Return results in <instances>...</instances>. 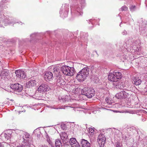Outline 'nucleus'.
Returning <instances> with one entry per match:
<instances>
[{
  "label": "nucleus",
  "mask_w": 147,
  "mask_h": 147,
  "mask_svg": "<svg viewBox=\"0 0 147 147\" xmlns=\"http://www.w3.org/2000/svg\"><path fill=\"white\" fill-rule=\"evenodd\" d=\"M81 92L82 95L86 96L89 98H92L95 94V91L94 89L91 88H84L82 89L77 88L75 89L74 92L75 94H78L79 92Z\"/></svg>",
  "instance_id": "f257e3e1"
},
{
  "label": "nucleus",
  "mask_w": 147,
  "mask_h": 147,
  "mask_svg": "<svg viewBox=\"0 0 147 147\" xmlns=\"http://www.w3.org/2000/svg\"><path fill=\"white\" fill-rule=\"evenodd\" d=\"M89 71V68L87 67H85L78 73L76 79L80 82L84 81L88 76Z\"/></svg>",
  "instance_id": "f03ea898"
},
{
  "label": "nucleus",
  "mask_w": 147,
  "mask_h": 147,
  "mask_svg": "<svg viewBox=\"0 0 147 147\" xmlns=\"http://www.w3.org/2000/svg\"><path fill=\"white\" fill-rule=\"evenodd\" d=\"M63 73L67 76H72L74 74V69L73 67H70L67 65L63 66L61 68Z\"/></svg>",
  "instance_id": "7ed1b4c3"
},
{
  "label": "nucleus",
  "mask_w": 147,
  "mask_h": 147,
  "mask_svg": "<svg viewBox=\"0 0 147 147\" xmlns=\"http://www.w3.org/2000/svg\"><path fill=\"white\" fill-rule=\"evenodd\" d=\"M105 140L106 138L104 135L101 134L98 136L97 141L100 147H103L105 143Z\"/></svg>",
  "instance_id": "20e7f679"
},
{
  "label": "nucleus",
  "mask_w": 147,
  "mask_h": 147,
  "mask_svg": "<svg viewBox=\"0 0 147 147\" xmlns=\"http://www.w3.org/2000/svg\"><path fill=\"white\" fill-rule=\"evenodd\" d=\"M50 89L48 86L46 84H42L38 88V90L40 92L49 91Z\"/></svg>",
  "instance_id": "39448f33"
},
{
  "label": "nucleus",
  "mask_w": 147,
  "mask_h": 147,
  "mask_svg": "<svg viewBox=\"0 0 147 147\" xmlns=\"http://www.w3.org/2000/svg\"><path fill=\"white\" fill-rule=\"evenodd\" d=\"M56 80H57L56 84L58 86L61 87L62 88L65 85V82L61 76H57L56 78Z\"/></svg>",
  "instance_id": "423d86ee"
},
{
  "label": "nucleus",
  "mask_w": 147,
  "mask_h": 147,
  "mask_svg": "<svg viewBox=\"0 0 147 147\" xmlns=\"http://www.w3.org/2000/svg\"><path fill=\"white\" fill-rule=\"evenodd\" d=\"M10 88L15 91L18 92H21L23 89L22 85L18 83L11 85Z\"/></svg>",
  "instance_id": "0eeeda50"
},
{
  "label": "nucleus",
  "mask_w": 147,
  "mask_h": 147,
  "mask_svg": "<svg viewBox=\"0 0 147 147\" xmlns=\"http://www.w3.org/2000/svg\"><path fill=\"white\" fill-rule=\"evenodd\" d=\"M129 96V94L125 91H122L119 93H117L115 97L118 99L126 98Z\"/></svg>",
  "instance_id": "6e6552de"
},
{
  "label": "nucleus",
  "mask_w": 147,
  "mask_h": 147,
  "mask_svg": "<svg viewBox=\"0 0 147 147\" xmlns=\"http://www.w3.org/2000/svg\"><path fill=\"white\" fill-rule=\"evenodd\" d=\"M14 133H12V130L11 129L5 131L4 134V136L5 139L8 141V142H9V141H10V139L12 136V134Z\"/></svg>",
  "instance_id": "1a4fd4ad"
},
{
  "label": "nucleus",
  "mask_w": 147,
  "mask_h": 147,
  "mask_svg": "<svg viewBox=\"0 0 147 147\" xmlns=\"http://www.w3.org/2000/svg\"><path fill=\"white\" fill-rule=\"evenodd\" d=\"M84 2L83 1V3L81 5H78L76 9L75 13L78 16L82 15L83 14L82 9L84 6Z\"/></svg>",
  "instance_id": "9d476101"
},
{
  "label": "nucleus",
  "mask_w": 147,
  "mask_h": 147,
  "mask_svg": "<svg viewBox=\"0 0 147 147\" xmlns=\"http://www.w3.org/2000/svg\"><path fill=\"white\" fill-rule=\"evenodd\" d=\"M15 74L17 77L21 78H24L26 77L25 73L21 70H17L15 71Z\"/></svg>",
  "instance_id": "9b49d317"
},
{
  "label": "nucleus",
  "mask_w": 147,
  "mask_h": 147,
  "mask_svg": "<svg viewBox=\"0 0 147 147\" xmlns=\"http://www.w3.org/2000/svg\"><path fill=\"white\" fill-rule=\"evenodd\" d=\"M69 142L71 147H80L79 144L75 138H70Z\"/></svg>",
  "instance_id": "f8f14e48"
},
{
  "label": "nucleus",
  "mask_w": 147,
  "mask_h": 147,
  "mask_svg": "<svg viewBox=\"0 0 147 147\" xmlns=\"http://www.w3.org/2000/svg\"><path fill=\"white\" fill-rule=\"evenodd\" d=\"M53 77V74L51 72L46 71L45 74L44 78L46 81L48 82L52 79Z\"/></svg>",
  "instance_id": "ddd939ff"
},
{
  "label": "nucleus",
  "mask_w": 147,
  "mask_h": 147,
  "mask_svg": "<svg viewBox=\"0 0 147 147\" xmlns=\"http://www.w3.org/2000/svg\"><path fill=\"white\" fill-rule=\"evenodd\" d=\"M51 68L52 69V71L56 76H58L59 73L60 71V67L58 65L52 66L51 67Z\"/></svg>",
  "instance_id": "4468645a"
},
{
  "label": "nucleus",
  "mask_w": 147,
  "mask_h": 147,
  "mask_svg": "<svg viewBox=\"0 0 147 147\" xmlns=\"http://www.w3.org/2000/svg\"><path fill=\"white\" fill-rule=\"evenodd\" d=\"M20 133L21 136H22L23 138L25 141V142H26L25 141L27 142L29 140L30 135L28 133L23 131H20Z\"/></svg>",
  "instance_id": "2eb2a0df"
},
{
  "label": "nucleus",
  "mask_w": 147,
  "mask_h": 147,
  "mask_svg": "<svg viewBox=\"0 0 147 147\" xmlns=\"http://www.w3.org/2000/svg\"><path fill=\"white\" fill-rule=\"evenodd\" d=\"M117 78L115 77L113 73H110L108 76V79L109 80L114 82H117L118 81Z\"/></svg>",
  "instance_id": "dca6fc26"
},
{
  "label": "nucleus",
  "mask_w": 147,
  "mask_h": 147,
  "mask_svg": "<svg viewBox=\"0 0 147 147\" xmlns=\"http://www.w3.org/2000/svg\"><path fill=\"white\" fill-rule=\"evenodd\" d=\"M81 147H90V143L87 140L82 139L81 141Z\"/></svg>",
  "instance_id": "f3484780"
},
{
  "label": "nucleus",
  "mask_w": 147,
  "mask_h": 147,
  "mask_svg": "<svg viewBox=\"0 0 147 147\" xmlns=\"http://www.w3.org/2000/svg\"><path fill=\"white\" fill-rule=\"evenodd\" d=\"M36 84V81L35 80H31L26 83V86L27 88H30L35 86Z\"/></svg>",
  "instance_id": "a211bd4d"
},
{
  "label": "nucleus",
  "mask_w": 147,
  "mask_h": 147,
  "mask_svg": "<svg viewBox=\"0 0 147 147\" xmlns=\"http://www.w3.org/2000/svg\"><path fill=\"white\" fill-rule=\"evenodd\" d=\"M133 80L134 83L136 85H140L141 82L142 80L138 77H134L133 78Z\"/></svg>",
  "instance_id": "6ab92c4d"
},
{
  "label": "nucleus",
  "mask_w": 147,
  "mask_h": 147,
  "mask_svg": "<svg viewBox=\"0 0 147 147\" xmlns=\"http://www.w3.org/2000/svg\"><path fill=\"white\" fill-rule=\"evenodd\" d=\"M8 75V71L7 70H3L2 71L0 76L2 78H5Z\"/></svg>",
  "instance_id": "aec40b11"
},
{
  "label": "nucleus",
  "mask_w": 147,
  "mask_h": 147,
  "mask_svg": "<svg viewBox=\"0 0 147 147\" xmlns=\"http://www.w3.org/2000/svg\"><path fill=\"white\" fill-rule=\"evenodd\" d=\"M113 74H114L115 77L117 78L118 80H120L122 78V74L121 73L119 72H114Z\"/></svg>",
  "instance_id": "412c9836"
},
{
  "label": "nucleus",
  "mask_w": 147,
  "mask_h": 147,
  "mask_svg": "<svg viewBox=\"0 0 147 147\" xmlns=\"http://www.w3.org/2000/svg\"><path fill=\"white\" fill-rule=\"evenodd\" d=\"M105 101L108 104V107L110 108L112 107V106L111 105V104L113 103V101L111 100L110 98H106L105 99Z\"/></svg>",
  "instance_id": "4be33fe9"
},
{
  "label": "nucleus",
  "mask_w": 147,
  "mask_h": 147,
  "mask_svg": "<svg viewBox=\"0 0 147 147\" xmlns=\"http://www.w3.org/2000/svg\"><path fill=\"white\" fill-rule=\"evenodd\" d=\"M114 85H115L117 86V88H119L121 89H122L125 86L123 85V83L120 82L116 83V84L114 83Z\"/></svg>",
  "instance_id": "5701e85b"
},
{
  "label": "nucleus",
  "mask_w": 147,
  "mask_h": 147,
  "mask_svg": "<svg viewBox=\"0 0 147 147\" xmlns=\"http://www.w3.org/2000/svg\"><path fill=\"white\" fill-rule=\"evenodd\" d=\"M55 145L56 147H62L61 141L59 139L56 140Z\"/></svg>",
  "instance_id": "b1692460"
},
{
  "label": "nucleus",
  "mask_w": 147,
  "mask_h": 147,
  "mask_svg": "<svg viewBox=\"0 0 147 147\" xmlns=\"http://www.w3.org/2000/svg\"><path fill=\"white\" fill-rule=\"evenodd\" d=\"M11 20L7 17H6L5 18L4 21V24L5 26H7V24H11V21H10Z\"/></svg>",
  "instance_id": "393cba45"
},
{
  "label": "nucleus",
  "mask_w": 147,
  "mask_h": 147,
  "mask_svg": "<svg viewBox=\"0 0 147 147\" xmlns=\"http://www.w3.org/2000/svg\"><path fill=\"white\" fill-rule=\"evenodd\" d=\"M94 129L92 128H89V136L90 137H92L94 134Z\"/></svg>",
  "instance_id": "a878e982"
},
{
  "label": "nucleus",
  "mask_w": 147,
  "mask_h": 147,
  "mask_svg": "<svg viewBox=\"0 0 147 147\" xmlns=\"http://www.w3.org/2000/svg\"><path fill=\"white\" fill-rule=\"evenodd\" d=\"M60 14V16L63 18H65L67 17V15L68 14V11L67 10L63 14H62V11H60L59 12Z\"/></svg>",
  "instance_id": "bb28decb"
},
{
  "label": "nucleus",
  "mask_w": 147,
  "mask_h": 147,
  "mask_svg": "<svg viewBox=\"0 0 147 147\" xmlns=\"http://www.w3.org/2000/svg\"><path fill=\"white\" fill-rule=\"evenodd\" d=\"M60 136L62 139L64 140L67 137V134L65 132H62L60 134Z\"/></svg>",
  "instance_id": "cd10ccee"
},
{
  "label": "nucleus",
  "mask_w": 147,
  "mask_h": 147,
  "mask_svg": "<svg viewBox=\"0 0 147 147\" xmlns=\"http://www.w3.org/2000/svg\"><path fill=\"white\" fill-rule=\"evenodd\" d=\"M113 132L114 133V134L116 135V136H115V138L116 137H118V135L121 133V132L119 130L116 129H114Z\"/></svg>",
  "instance_id": "c85d7f7f"
},
{
  "label": "nucleus",
  "mask_w": 147,
  "mask_h": 147,
  "mask_svg": "<svg viewBox=\"0 0 147 147\" xmlns=\"http://www.w3.org/2000/svg\"><path fill=\"white\" fill-rule=\"evenodd\" d=\"M46 137L47 139V142L49 144H50L51 142V140L50 139V137L49 136L48 134L47 133L46 135Z\"/></svg>",
  "instance_id": "c756f323"
},
{
  "label": "nucleus",
  "mask_w": 147,
  "mask_h": 147,
  "mask_svg": "<svg viewBox=\"0 0 147 147\" xmlns=\"http://www.w3.org/2000/svg\"><path fill=\"white\" fill-rule=\"evenodd\" d=\"M116 147H122V144L117 141L116 143Z\"/></svg>",
  "instance_id": "7c9ffc66"
},
{
  "label": "nucleus",
  "mask_w": 147,
  "mask_h": 147,
  "mask_svg": "<svg viewBox=\"0 0 147 147\" xmlns=\"http://www.w3.org/2000/svg\"><path fill=\"white\" fill-rule=\"evenodd\" d=\"M120 9V11H126L127 9V7L126 6H124L121 7Z\"/></svg>",
  "instance_id": "2f4dec72"
},
{
  "label": "nucleus",
  "mask_w": 147,
  "mask_h": 147,
  "mask_svg": "<svg viewBox=\"0 0 147 147\" xmlns=\"http://www.w3.org/2000/svg\"><path fill=\"white\" fill-rule=\"evenodd\" d=\"M130 9L131 11H133L135 10L136 9V6L133 5L131 6L130 7Z\"/></svg>",
  "instance_id": "473e14b6"
},
{
  "label": "nucleus",
  "mask_w": 147,
  "mask_h": 147,
  "mask_svg": "<svg viewBox=\"0 0 147 147\" xmlns=\"http://www.w3.org/2000/svg\"><path fill=\"white\" fill-rule=\"evenodd\" d=\"M122 34L123 35H125L127 34V32L126 31L124 30L122 32Z\"/></svg>",
  "instance_id": "72a5a7b5"
},
{
  "label": "nucleus",
  "mask_w": 147,
  "mask_h": 147,
  "mask_svg": "<svg viewBox=\"0 0 147 147\" xmlns=\"http://www.w3.org/2000/svg\"><path fill=\"white\" fill-rule=\"evenodd\" d=\"M67 107L66 105H65L64 107L62 106L61 107L60 109H65V107Z\"/></svg>",
  "instance_id": "f704fd0d"
},
{
  "label": "nucleus",
  "mask_w": 147,
  "mask_h": 147,
  "mask_svg": "<svg viewBox=\"0 0 147 147\" xmlns=\"http://www.w3.org/2000/svg\"><path fill=\"white\" fill-rule=\"evenodd\" d=\"M0 147H4V145L2 143H0Z\"/></svg>",
  "instance_id": "c9c22d12"
},
{
  "label": "nucleus",
  "mask_w": 147,
  "mask_h": 147,
  "mask_svg": "<svg viewBox=\"0 0 147 147\" xmlns=\"http://www.w3.org/2000/svg\"><path fill=\"white\" fill-rule=\"evenodd\" d=\"M40 146V147H48L47 146L45 145H41V146Z\"/></svg>",
  "instance_id": "e433bc0d"
},
{
  "label": "nucleus",
  "mask_w": 147,
  "mask_h": 147,
  "mask_svg": "<svg viewBox=\"0 0 147 147\" xmlns=\"http://www.w3.org/2000/svg\"><path fill=\"white\" fill-rule=\"evenodd\" d=\"M145 91H146V92H147V88H146L144 90Z\"/></svg>",
  "instance_id": "4c0bfd02"
},
{
  "label": "nucleus",
  "mask_w": 147,
  "mask_h": 147,
  "mask_svg": "<svg viewBox=\"0 0 147 147\" xmlns=\"http://www.w3.org/2000/svg\"><path fill=\"white\" fill-rule=\"evenodd\" d=\"M17 147H23L22 146H18Z\"/></svg>",
  "instance_id": "58836bf2"
},
{
  "label": "nucleus",
  "mask_w": 147,
  "mask_h": 147,
  "mask_svg": "<svg viewBox=\"0 0 147 147\" xmlns=\"http://www.w3.org/2000/svg\"><path fill=\"white\" fill-rule=\"evenodd\" d=\"M34 34H32L31 35V36H32Z\"/></svg>",
  "instance_id": "ea45409f"
},
{
  "label": "nucleus",
  "mask_w": 147,
  "mask_h": 147,
  "mask_svg": "<svg viewBox=\"0 0 147 147\" xmlns=\"http://www.w3.org/2000/svg\"><path fill=\"white\" fill-rule=\"evenodd\" d=\"M20 23H22L21 22H20V23H19V24H20Z\"/></svg>",
  "instance_id": "a19ab883"
},
{
  "label": "nucleus",
  "mask_w": 147,
  "mask_h": 147,
  "mask_svg": "<svg viewBox=\"0 0 147 147\" xmlns=\"http://www.w3.org/2000/svg\"><path fill=\"white\" fill-rule=\"evenodd\" d=\"M67 106V107H69V106ZM69 107H70V106H69Z\"/></svg>",
  "instance_id": "79ce46f5"
},
{
  "label": "nucleus",
  "mask_w": 147,
  "mask_h": 147,
  "mask_svg": "<svg viewBox=\"0 0 147 147\" xmlns=\"http://www.w3.org/2000/svg\"><path fill=\"white\" fill-rule=\"evenodd\" d=\"M91 20H90V21L91 22Z\"/></svg>",
  "instance_id": "37998d69"
}]
</instances>
